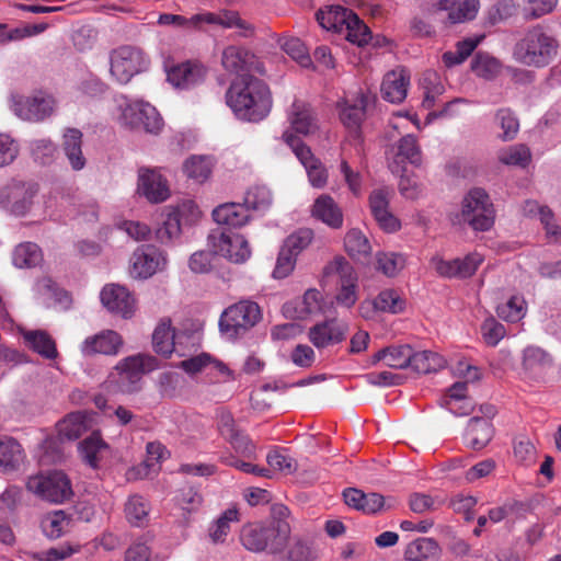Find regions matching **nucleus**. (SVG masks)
<instances>
[{"label": "nucleus", "instance_id": "obj_1", "mask_svg": "<svg viewBox=\"0 0 561 561\" xmlns=\"http://www.w3.org/2000/svg\"><path fill=\"white\" fill-rule=\"evenodd\" d=\"M226 103L238 119L259 123L270 114L273 99L268 85L262 79L242 75L230 83Z\"/></svg>", "mask_w": 561, "mask_h": 561}, {"label": "nucleus", "instance_id": "obj_2", "mask_svg": "<svg viewBox=\"0 0 561 561\" xmlns=\"http://www.w3.org/2000/svg\"><path fill=\"white\" fill-rule=\"evenodd\" d=\"M274 514L278 517L268 523H254L243 526L240 540L247 550L253 552L268 551L270 553L283 551L291 531L286 519L288 510L280 505L274 508Z\"/></svg>", "mask_w": 561, "mask_h": 561}, {"label": "nucleus", "instance_id": "obj_3", "mask_svg": "<svg viewBox=\"0 0 561 561\" xmlns=\"http://www.w3.org/2000/svg\"><path fill=\"white\" fill-rule=\"evenodd\" d=\"M158 24L173 25L184 30H202L204 24L219 25L225 28H238L242 36H250L253 33V26L242 20L238 12L222 10L219 12H201L186 18L184 15L162 13L159 15Z\"/></svg>", "mask_w": 561, "mask_h": 561}, {"label": "nucleus", "instance_id": "obj_4", "mask_svg": "<svg viewBox=\"0 0 561 561\" xmlns=\"http://www.w3.org/2000/svg\"><path fill=\"white\" fill-rule=\"evenodd\" d=\"M558 51L557 41L540 27H533L515 44L513 58L527 67L548 66Z\"/></svg>", "mask_w": 561, "mask_h": 561}, {"label": "nucleus", "instance_id": "obj_5", "mask_svg": "<svg viewBox=\"0 0 561 561\" xmlns=\"http://www.w3.org/2000/svg\"><path fill=\"white\" fill-rule=\"evenodd\" d=\"M495 209L488 193L480 187L470 190L462 198L459 222L474 231H488L494 225Z\"/></svg>", "mask_w": 561, "mask_h": 561}, {"label": "nucleus", "instance_id": "obj_6", "mask_svg": "<svg viewBox=\"0 0 561 561\" xmlns=\"http://www.w3.org/2000/svg\"><path fill=\"white\" fill-rule=\"evenodd\" d=\"M157 367L158 362L153 356L137 354L121 360L115 366L117 376L112 375V378L119 392L130 394L141 389L142 376Z\"/></svg>", "mask_w": 561, "mask_h": 561}, {"label": "nucleus", "instance_id": "obj_7", "mask_svg": "<svg viewBox=\"0 0 561 561\" xmlns=\"http://www.w3.org/2000/svg\"><path fill=\"white\" fill-rule=\"evenodd\" d=\"M26 488L39 499L55 504L66 502L73 494L69 478L60 470H50L30 477Z\"/></svg>", "mask_w": 561, "mask_h": 561}, {"label": "nucleus", "instance_id": "obj_8", "mask_svg": "<svg viewBox=\"0 0 561 561\" xmlns=\"http://www.w3.org/2000/svg\"><path fill=\"white\" fill-rule=\"evenodd\" d=\"M327 276H335V301L339 306L352 308L358 300V275L352 264L343 256H335L324 267Z\"/></svg>", "mask_w": 561, "mask_h": 561}, {"label": "nucleus", "instance_id": "obj_9", "mask_svg": "<svg viewBox=\"0 0 561 561\" xmlns=\"http://www.w3.org/2000/svg\"><path fill=\"white\" fill-rule=\"evenodd\" d=\"M149 59L146 54L136 46L124 45L111 51L110 72L122 84L139 72L147 69Z\"/></svg>", "mask_w": 561, "mask_h": 561}, {"label": "nucleus", "instance_id": "obj_10", "mask_svg": "<svg viewBox=\"0 0 561 561\" xmlns=\"http://www.w3.org/2000/svg\"><path fill=\"white\" fill-rule=\"evenodd\" d=\"M261 318V309L256 302L240 300L222 312L219 327L222 333L236 337L253 328Z\"/></svg>", "mask_w": 561, "mask_h": 561}, {"label": "nucleus", "instance_id": "obj_11", "mask_svg": "<svg viewBox=\"0 0 561 561\" xmlns=\"http://www.w3.org/2000/svg\"><path fill=\"white\" fill-rule=\"evenodd\" d=\"M376 102V95L370 91L359 90L353 99L337 103L339 117L343 126L358 137L368 107Z\"/></svg>", "mask_w": 561, "mask_h": 561}, {"label": "nucleus", "instance_id": "obj_12", "mask_svg": "<svg viewBox=\"0 0 561 561\" xmlns=\"http://www.w3.org/2000/svg\"><path fill=\"white\" fill-rule=\"evenodd\" d=\"M121 121L133 129H142L156 134L161 129L162 119L157 110L145 102L127 104L122 113Z\"/></svg>", "mask_w": 561, "mask_h": 561}, {"label": "nucleus", "instance_id": "obj_13", "mask_svg": "<svg viewBox=\"0 0 561 561\" xmlns=\"http://www.w3.org/2000/svg\"><path fill=\"white\" fill-rule=\"evenodd\" d=\"M195 336L185 332H175L171 328L170 320L161 321L152 334L153 348L158 354L170 356L176 352L180 356L185 355V344Z\"/></svg>", "mask_w": 561, "mask_h": 561}, {"label": "nucleus", "instance_id": "obj_14", "mask_svg": "<svg viewBox=\"0 0 561 561\" xmlns=\"http://www.w3.org/2000/svg\"><path fill=\"white\" fill-rule=\"evenodd\" d=\"M180 367L190 375L206 373L207 376H214L209 380L210 383L226 382L236 379L234 373L229 369L226 364L213 359L210 355L206 353L182 360Z\"/></svg>", "mask_w": 561, "mask_h": 561}, {"label": "nucleus", "instance_id": "obj_15", "mask_svg": "<svg viewBox=\"0 0 561 561\" xmlns=\"http://www.w3.org/2000/svg\"><path fill=\"white\" fill-rule=\"evenodd\" d=\"M209 240L215 252L233 263H243L251 250L243 236L231 231H221L219 234H210Z\"/></svg>", "mask_w": 561, "mask_h": 561}, {"label": "nucleus", "instance_id": "obj_16", "mask_svg": "<svg viewBox=\"0 0 561 561\" xmlns=\"http://www.w3.org/2000/svg\"><path fill=\"white\" fill-rule=\"evenodd\" d=\"M36 193L35 184L13 180L1 191L0 197L4 207L11 213L22 216L31 208Z\"/></svg>", "mask_w": 561, "mask_h": 561}, {"label": "nucleus", "instance_id": "obj_17", "mask_svg": "<svg viewBox=\"0 0 561 561\" xmlns=\"http://www.w3.org/2000/svg\"><path fill=\"white\" fill-rule=\"evenodd\" d=\"M165 264L167 259L163 252L153 245H142L133 253L130 275L146 279L163 270Z\"/></svg>", "mask_w": 561, "mask_h": 561}, {"label": "nucleus", "instance_id": "obj_18", "mask_svg": "<svg viewBox=\"0 0 561 561\" xmlns=\"http://www.w3.org/2000/svg\"><path fill=\"white\" fill-rule=\"evenodd\" d=\"M221 64L227 71L236 73L237 77L252 72L263 73V67L256 56L239 46L225 48Z\"/></svg>", "mask_w": 561, "mask_h": 561}, {"label": "nucleus", "instance_id": "obj_19", "mask_svg": "<svg viewBox=\"0 0 561 561\" xmlns=\"http://www.w3.org/2000/svg\"><path fill=\"white\" fill-rule=\"evenodd\" d=\"M54 110V100L50 96H18L13 99L12 111L25 121H43Z\"/></svg>", "mask_w": 561, "mask_h": 561}, {"label": "nucleus", "instance_id": "obj_20", "mask_svg": "<svg viewBox=\"0 0 561 561\" xmlns=\"http://www.w3.org/2000/svg\"><path fill=\"white\" fill-rule=\"evenodd\" d=\"M483 262V256L473 252L466 255L463 259H455L450 261H445L443 259L434 257L432 260V264L436 272L444 277H457V278H467L472 276L478 267Z\"/></svg>", "mask_w": 561, "mask_h": 561}, {"label": "nucleus", "instance_id": "obj_21", "mask_svg": "<svg viewBox=\"0 0 561 561\" xmlns=\"http://www.w3.org/2000/svg\"><path fill=\"white\" fill-rule=\"evenodd\" d=\"M102 305L112 313L130 318L135 311V298L124 286L105 285L100 294Z\"/></svg>", "mask_w": 561, "mask_h": 561}, {"label": "nucleus", "instance_id": "obj_22", "mask_svg": "<svg viewBox=\"0 0 561 561\" xmlns=\"http://www.w3.org/2000/svg\"><path fill=\"white\" fill-rule=\"evenodd\" d=\"M138 192L150 203H162L170 195L167 180L158 171L147 168L139 169Z\"/></svg>", "mask_w": 561, "mask_h": 561}, {"label": "nucleus", "instance_id": "obj_23", "mask_svg": "<svg viewBox=\"0 0 561 561\" xmlns=\"http://www.w3.org/2000/svg\"><path fill=\"white\" fill-rule=\"evenodd\" d=\"M346 332V323L330 319L311 327L308 337L317 348H324L341 343L345 339Z\"/></svg>", "mask_w": 561, "mask_h": 561}, {"label": "nucleus", "instance_id": "obj_24", "mask_svg": "<svg viewBox=\"0 0 561 561\" xmlns=\"http://www.w3.org/2000/svg\"><path fill=\"white\" fill-rule=\"evenodd\" d=\"M390 191L376 188L369 195L370 211L381 229L394 232L400 229L399 220L389 211Z\"/></svg>", "mask_w": 561, "mask_h": 561}, {"label": "nucleus", "instance_id": "obj_25", "mask_svg": "<svg viewBox=\"0 0 561 561\" xmlns=\"http://www.w3.org/2000/svg\"><path fill=\"white\" fill-rule=\"evenodd\" d=\"M121 335L112 330H105L98 334L88 336L80 346V351L84 356L95 354L116 355L122 346Z\"/></svg>", "mask_w": 561, "mask_h": 561}, {"label": "nucleus", "instance_id": "obj_26", "mask_svg": "<svg viewBox=\"0 0 561 561\" xmlns=\"http://www.w3.org/2000/svg\"><path fill=\"white\" fill-rule=\"evenodd\" d=\"M409 85L410 72L399 67L385 75L380 89L381 95L390 103H401L407 98Z\"/></svg>", "mask_w": 561, "mask_h": 561}, {"label": "nucleus", "instance_id": "obj_27", "mask_svg": "<svg viewBox=\"0 0 561 561\" xmlns=\"http://www.w3.org/2000/svg\"><path fill=\"white\" fill-rule=\"evenodd\" d=\"M393 158L390 162L392 172L399 173L403 171L407 162L413 165H420L422 162V151L417 140L412 135L403 136L393 147Z\"/></svg>", "mask_w": 561, "mask_h": 561}, {"label": "nucleus", "instance_id": "obj_28", "mask_svg": "<svg viewBox=\"0 0 561 561\" xmlns=\"http://www.w3.org/2000/svg\"><path fill=\"white\" fill-rule=\"evenodd\" d=\"M206 68L197 62L186 61L168 71V81L178 89H190L204 81Z\"/></svg>", "mask_w": 561, "mask_h": 561}, {"label": "nucleus", "instance_id": "obj_29", "mask_svg": "<svg viewBox=\"0 0 561 561\" xmlns=\"http://www.w3.org/2000/svg\"><path fill=\"white\" fill-rule=\"evenodd\" d=\"M311 216L333 229H340L343 226V211L328 194H321L314 199Z\"/></svg>", "mask_w": 561, "mask_h": 561}, {"label": "nucleus", "instance_id": "obj_30", "mask_svg": "<svg viewBox=\"0 0 561 561\" xmlns=\"http://www.w3.org/2000/svg\"><path fill=\"white\" fill-rule=\"evenodd\" d=\"M25 346L45 359L58 357L56 341L45 330H20Z\"/></svg>", "mask_w": 561, "mask_h": 561}, {"label": "nucleus", "instance_id": "obj_31", "mask_svg": "<svg viewBox=\"0 0 561 561\" xmlns=\"http://www.w3.org/2000/svg\"><path fill=\"white\" fill-rule=\"evenodd\" d=\"M291 127L299 134L309 135L318 129V119L311 106L301 100H295L288 111Z\"/></svg>", "mask_w": 561, "mask_h": 561}, {"label": "nucleus", "instance_id": "obj_32", "mask_svg": "<svg viewBox=\"0 0 561 561\" xmlns=\"http://www.w3.org/2000/svg\"><path fill=\"white\" fill-rule=\"evenodd\" d=\"M213 218L218 225L240 228L250 220V213L244 203H226L213 210Z\"/></svg>", "mask_w": 561, "mask_h": 561}, {"label": "nucleus", "instance_id": "obj_33", "mask_svg": "<svg viewBox=\"0 0 561 561\" xmlns=\"http://www.w3.org/2000/svg\"><path fill=\"white\" fill-rule=\"evenodd\" d=\"M493 434L490 420L476 416L468 422L465 440L470 448L481 450L491 442Z\"/></svg>", "mask_w": 561, "mask_h": 561}, {"label": "nucleus", "instance_id": "obj_34", "mask_svg": "<svg viewBox=\"0 0 561 561\" xmlns=\"http://www.w3.org/2000/svg\"><path fill=\"white\" fill-rule=\"evenodd\" d=\"M62 151L75 171L82 170L87 159L82 153V133L77 128H67L62 136Z\"/></svg>", "mask_w": 561, "mask_h": 561}, {"label": "nucleus", "instance_id": "obj_35", "mask_svg": "<svg viewBox=\"0 0 561 561\" xmlns=\"http://www.w3.org/2000/svg\"><path fill=\"white\" fill-rule=\"evenodd\" d=\"M412 347L408 344L391 345L374 354L371 363L383 362L386 366L394 369L410 367Z\"/></svg>", "mask_w": 561, "mask_h": 561}, {"label": "nucleus", "instance_id": "obj_36", "mask_svg": "<svg viewBox=\"0 0 561 561\" xmlns=\"http://www.w3.org/2000/svg\"><path fill=\"white\" fill-rule=\"evenodd\" d=\"M370 307L383 312L399 313L404 310L405 300L397 290L385 289L378 294L374 301L362 302L359 310L363 317H367L365 309Z\"/></svg>", "mask_w": 561, "mask_h": 561}, {"label": "nucleus", "instance_id": "obj_37", "mask_svg": "<svg viewBox=\"0 0 561 561\" xmlns=\"http://www.w3.org/2000/svg\"><path fill=\"white\" fill-rule=\"evenodd\" d=\"M90 427V419L85 412H73L57 423V432L61 439L79 438Z\"/></svg>", "mask_w": 561, "mask_h": 561}, {"label": "nucleus", "instance_id": "obj_38", "mask_svg": "<svg viewBox=\"0 0 561 561\" xmlns=\"http://www.w3.org/2000/svg\"><path fill=\"white\" fill-rule=\"evenodd\" d=\"M24 460L22 446L12 437L0 438V471L11 472L19 469Z\"/></svg>", "mask_w": 561, "mask_h": 561}, {"label": "nucleus", "instance_id": "obj_39", "mask_svg": "<svg viewBox=\"0 0 561 561\" xmlns=\"http://www.w3.org/2000/svg\"><path fill=\"white\" fill-rule=\"evenodd\" d=\"M352 13L351 10L341 5H334L328 10H319L316 18L322 28L341 33L344 32V26Z\"/></svg>", "mask_w": 561, "mask_h": 561}, {"label": "nucleus", "instance_id": "obj_40", "mask_svg": "<svg viewBox=\"0 0 561 561\" xmlns=\"http://www.w3.org/2000/svg\"><path fill=\"white\" fill-rule=\"evenodd\" d=\"M344 248L354 260L367 259L371 253V247L367 237L357 228L350 229L344 238Z\"/></svg>", "mask_w": 561, "mask_h": 561}, {"label": "nucleus", "instance_id": "obj_41", "mask_svg": "<svg viewBox=\"0 0 561 561\" xmlns=\"http://www.w3.org/2000/svg\"><path fill=\"white\" fill-rule=\"evenodd\" d=\"M439 547L432 538H419L410 542L404 551L408 561H428L437 557Z\"/></svg>", "mask_w": 561, "mask_h": 561}, {"label": "nucleus", "instance_id": "obj_42", "mask_svg": "<svg viewBox=\"0 0 561 561\" xmlns=\"http://www.w3.org/2000/svg\"><path fill=\"white\" fill-rule=\"evenodd\" d=\"M446 360L443 356L431 351L414 352L412 350L410 367L419 374H430L444 368Z\"/></svg>", "mask_w": 561, "mask_h": 561}, {"label": "nucleus", "instance_id": "obj_43", "mask_svg": "<svg viewBox=\"0 0 561 561\" xmlns=\"http://www.w3.org/2000/svg\"><path fill=\"white\" fill-rule=\"evenodd\" d=\"M78 448L83 461L90 467L96 468L101 457L107 449V445L102 440L99 434L93 433L82 440L78 445Z\"/></svg>", "mask_w": 561, "mask_h": 561}, {"label": "nucleus", "instance_id": "obj_44", "mask_svg": "<svg viewBox=\"0 0 561 561\" xmlns=\"http://www.w3.org/2000/svg\"><path fill=\"white\" fill-rule=\"evenodd\" d=\"M213 161L206 156H191L183 163V172L195 182L203 183L211 174Z\"/></svg>", "mask_w": 561, "mask_h": 561}, {"label": "nucleus", "instance_id": "obj_45", "mask_svg": "<svg viewBox=\"0 0 561 561\" xmlns=\"http://www.w3.org/2000/svg\"><path fill=\"white\" fill-rule=\"evenodd\" d=\"M524 213L527 216L538 215L541 224H543L547 234L561 240V227L553 221V214L547 206H540L535 201H527L524 205Z\"/></svg>", "mask_w": 561, "mask_h": 561}, {"label": "nucleus", "instance_id": "obj_46", "mask_svg": "<svg viewBox=\"0 0 561 561\" xmlns=\"http://www.w3.org/2000/svg\"><path fill=\"white\" fill-rule=\"evenodd\" d=\"M43 255L39 247L33 242L19 244L14 251L12 261L16 267H34L42 262Z\"/></svg>", "mask_w": 561, "mask_h": 561}, {"label": "nucleus", "instance_id": "obj_47", "mask_svg": "<svg viewBox=\"0 0 561 561\" xmlns=\"http://www.w3.org/2000/svg\"><path fill=\"white\" fill-rule=\"evenodd\" d=\"M421 85L424 90L423 106L431 108L437 96L442 95L445 87L439 75L435 71H425L421 79Z\"/></svg>", "mask_w": 561, "mask_h": 561}, {"label": "nucleus", "instance_id": "obj_48", "mask_svg": "<svg viewBox=\"0 0 561 561\" xmlns=\"http://www.w3.org/2000/svg\"><path fill=\"white\" fill-rule=\"evenodd\" d=\"M497 158L503 164L526 168L531 154L527 146L518 144L500 150Z\"/></svg>", "mask_w": 561, "mask_h": 561}, {"label": "nucleus", "instance_id": "obj_49", "mask_svg": "<svg viewBox=\"0 0 561 561\" xmlns=\"http://www.w3.org/2000/svg\"><path fill=\"white\" fill-rule=\"evenodd\" d=\"M501 62L488 54L478 53L471 62L472 71L486 80L494 79L501 71Z\"/></svg>", "mask_w": 561, "mask_h": 561}, {"label": "nucleus", "instance_id": "obj_50", "mask_svg": "<svg viewBox=\"0 0 561 561\" xmlns=\"http://www.w3.org/2000/svg\"><path fill=\"white\" fill-rule=\"evenodd\" d=\"M341 34H343L345 38L352 44L364 46L368 44L370 30L367 25L364 24L363 21L359 20L355 13H352L351 18L344 26V32H341Z\"/></svg>", "mask_w": 561, "mask_h": 561}, {"label": "nucleus", "instance_id": "obj_51", "mask_svg": "<svg viewBox=\"0 0 561 561\" xmlns=\"http://www.w3.org/2000/svg\"><path fill=\"white\" fill-rule=\"evenodd\" d=\"M270 470L278 471L284 474H290L297 470V461L286 449L274 448L266 456Z\"/></svg>", "mask_w": 561, "mask_h": 561}, {"label": "nucleus", "instance_id": "obj_52", "mask_svg": "<svg viewBox=\"0 0 561 561\" xmlns=\"http://www.w3.org/2000/svg\"><path fill=\"white\" fill-rule=\"evenodd\" d=\"M279 45L283 50L296 60L301 67L308 68L312 65L305 44L297 37H282Z\"/></svg>", "mask_w": 561, "mask_h": 561}, {"label": "nucleus", "instance_id": "obj_53", "mask_svg": "<svg viewBox=\"0 0 561 561\" xmlns=\"http://www.w3.org/2000/svg\"><path fill=\"white\" fill-rule=\"evenodd\" d=\"M523 365L530 373H540L551 366V357L540 347L528 346L524 351Z\"/></svg>", "mask_w": 561, "mask_h": 561}, {"label": "nucleus", "instance_id": "obj_54", "mask_svg": "<svg viewBox=\"0 0 561 561\" xmlns=\"http://www.w3.org/2000/svg\"><path fill=\"white\" fill-rule=\"evenodd\" d=\"M68 525L69 519L64 511L51 512L42 520V529L44 534L51 539L61 537Z\"/></svg>", "mask_w": 561, "mask_h": 561}, {"label": "nucleus", "instance_id": "obj_55", "mask_svg": "<svg viewBox=\"0 0 561 561\" xmlns=\"http://www.w3.org/2000/svg\"><path fill=\"white\" fill-rule=\"evenodd\" d=\"M497 316L508 322H517L526 314V302L522 296H512L496 308Z\"/></svg>", "mask_w": 561, "mask_h": 561}, {"label": "nucleus", "instance_id": "obj_56", "mask_svg": "<svg viewBox=\"0 0 561 561\" xmlns=\"http://www.w3.org/2000/svg\"><path fill=\"white\" fill-rule=\"evenodd\" d=\"M125 513L131 524L139 526L148 516L149 503L140 495H131L125 505Z\"/></svg>", "mask_w": 561, "mask_h": 561}, {"label": "nucleus", "instance_id": "obj_57", "mask_svg": "<svg viewBox=\"0 0 561 561\" xmlns=\"http://www.w3.org/2000/svg\"><path fill=\"white\" fill-rule=\"evenodd\" d=\"M19 154V141L8 133H0V169L11 165Z\"/></svg>", "mask_w": 561, "mask_h": 561}, {"label": "nucleus", "instance_id": "obj_58", "mask_svg": "<svg viewBox=\"0 0 561 561\" xmlns=\"http://www.w3.org/2000/svg\"><path fill=\"white\" fill-rule=\"evenodd\" d=\"M284 141L293 149L294 153L305 167V169L318 159L313 156L310 148L307 147L299 137L295 136L291 131L287 130L283 134Z\"/></svg>", "mask_w": 561, "mask_h": 561}, {"label": "nucleus", "instance_id": "obj_59", "mask_svg": "<svg viewBox=\"0 0 561 561\" xmlns=\"http://www.w3.org/2000/svg\"><path fill=\"white\" fill-rule=\"evenodd\" d=\"M238 520V511L234 507L228 508L216 520L210 528L209 536L214 542H222L230 531V523Z\"/></svg>", "mask_w": 561, "mask_h": 561}, {"label": "nucleus", "instance_id": "obj_60", "mask_svg": "<svg viewBox=\"0 0 561 561\" xmlns=\"http://www.w3.org/2000/svg\"><path fill=\"white\" fill-rule=\"evenodd\" d=\"M496 121L503 130L501 138L504 141L512 140L519 130V123L515 114L510 108H501L496 112Z\"/></svg>", "mask_w": 561, "mask_h": 561}, {"label": "nucleus", "instance_id": "obj_61", "mask_svg": "<svg viewBox=\"0 0 561 561\" xmlns=\"http://www.w3.org/2000/svg\"><path fill=\"white\" fill-rule=\"evenodd\" d=\"M405 260L401 254L389 252L377 254V268L387 276H394L404 266Z\"/></svg>", "mask_w": 561, "mask_h": 561}, {"label": "nucleus", "instance_id": "obj_62", "mask_svg": "<svg viewBox=\"0 0 561 561\" xmlns=\"http://www.w3.org/2000/svg\"><path fill=\"white\" fill-rule=\"evenodd\" d=\"M272 203V194L268 188L264 186H256L249 190L244 197L247 207L253 210H264Z\"/></svg>", "mask_w": 561, "mask_h": 561}, {"label": "nucleus", "instance_id": "obj_63", "mask_svg": "<svg viewBox=\"0 0 561 561\" xmlns=\"http://www.w3.org/2000/svg\"><path fill=\"white\" fill-rule=\"evenodd\" d=\"M181 229V221L170 210L167 214L165 219L162 222V226L157 229L156 236L161 243H168L180 236Z\"/></svg>", "mask_w": 561, "mask_h": 561}, {"label": "nucleus", "instance_id": "obj_64", "mask_svg": "<svg viewBox=\"0 0 561 561\" xmlns=\"http://www.w3.org/2000/svg\"><path fill=\"white\" fill-rule=\"evenodd\" d=\"M313 232L310 229H299L285 240L284 248L296 256L312 241Z\"/></svg>", "mask_w": 561, "mask_h": 561}]
</instances>
